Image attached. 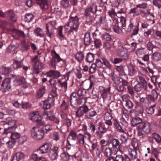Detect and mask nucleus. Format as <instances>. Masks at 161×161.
Returning <instances> with one entry per match:
<instances>
[{"mask_svg":"<svg viewBox=\"0 0 161 161\" xmlns=\"http://www.w3.org/2000/svg\"><path fill=\"white\" fill-rule=\"evenodd\" d=\"M83 91L82 89L79 88L77 92H73L70 95L69 101L70 105L72 107L75 108L79 105L86 103V98L83 97Z\"/></svg>","mask_w":161,"mask_h":161,"instance_id":"1","label":"nucleus"},{"mask_svg":"<svg viewBox=\"0 0 161 161\" xmlns=\"http://www.w3.org/2000/svg\"><path fill=\"white\" fill-rule=\"evenodd\" d=\"M79 18L76 15L70 17L69 22L64 26L65 32L69 35L74 31L77 32L79 27Z\"/></svg>","mask_w":161,"mask_h":161,"instance_id":"2","label":"nucleus"},{"mask_svg":"<svg viewBox=\"0 0 161 161\" xmlns=\"http://www.w3.org/2000/svg\"><path fill=\"white\" fill-rule=\"evenodd\" d=\"M31 61L32 64V70L34 75H36L41 71L43 68V64L40 61L37 55L31 58Z\"/></svg>","mask_w":161,"mask_h":161,"instance_id":"3","label":"nucleus"},{"mask_svg":"<svg viewBox=\"0 0 161 161\" xmlns=\"http://www.w3.org/2000/svg\"><path fill=\"white\" fill-rule=\"evenodd\" d=\"M3 122L5 123V125H9L8 128L4 129L3 131L4 134H7L15 129L16 121L12 118L8 117L6 118Z\"/></svg>","mask_w":161,"mask_h":161,"instance_id":"4","label":"nucleus"},{"mask_svg":"<svg viewBox=\"0 0 161 161\" xmlns=\"http://www.w3.org/2000/svg\"><path fill=\"white\" fill-rule=\"evenodd\" d=\"M31 136L34 139L39 140L42 139L44 135L43 130L38 127H34L31 130Z\"/></svg>","mask_w":161,"mask_h":161,"instance_id":"5","label":"nucleus"},{"mask_svg":"<svg viewBox=\"0 0 161 161\" xmlns=\"http://www.w3.org/2000/svg\"><path fill=\"white\" fill-rule=\"evenodd\" d=\"M110 87L107 88H104L102 86L100 87L99 89L102 92L101 96L103 99L109 100L111 99V93L110 92Z\"/></svg>","mask_w":161,"mask_h":161,"instance_id":"6","label":"nucleus"},{"mask_svg":"<svg viewBox=\"0 0 161 161\" xmlns=\"http://www.w3.org/2000/svg\"><path fill=\"white\" fill-rule=\"evenodd\" d=\"M52 58L49 64L53 68H55L56 64L62 61V59L55 51L52 53Z\"/></svg>","mask_w":161,"mask_h":161,"instance_id":"7","label":"nucleus"},{"mask_svg":"<svg viewBox=\"0 0 161 161\" xmlns=\"http://www.w3.org/2000/svg\"><path fill=\"white\" fill-rule=\"evenodd\" d=\"M107 129L102 122L98 123L97 130L95 133L96 135L99 138L102 137V135L107 132Z\"/></svg>","mask_w":161,"mask_h":161,"instance_id":"8","label":"nucleus"},{"mask_svg":"<svg viewBox=\"0 0 161 161\" xmlns=\"http://www.w3.org/2000/svg\"><path fill=\"white\" fill-rule=\"evenodd\" d=\"M11 79L9 78H5L3 81L1 85V88L3 92L9 91L11 88Z\"/></svg>","mask_w":161,"mask_h":161,"instance_id":"9","label":"nucleus"},{"mask_svg":"<svg viewBox=\"0 0 161 161\" xmlns=\"http://www.w3.org/2000/svg\"><path fill=\"white\" fill-rule=\"evenodd\" d=\"M138 130H142L146 133H149L151 130L150 125L147 122L143 121L141 124L137 127Z\"/></svg>","mask_w":161,"mask_h":161,"instance_id":"10","label":"nucleus"},{"mask_svg":"<svg viewBox=\"0 0 161 161\" xmlns=\"http://www.w3.org/2000/svg\"><path fill=\"white\" fill-rule=\"evenodd\" d=\"M89 108L87 106L83 104L82 106L79 107L75 113V116L77 117H82L84 113L87 112Z\"/></svg>","mask_w":161,"mask_h":161,"instance_id":"11","label":"nucleus"},{"mask_svg":"<svg viewBox=\"0 0 161 161\" xmlns=\"http://www.w3.org/2000/svg\"><path fill=\"white\" fill-rule=\"evenodd\" d=\"M6 16H7L9 19L13 22H15L16 21L15 14L13 11H8L5 14H4L0 10V17H4Z\"/></svg>","mask_w":161,"mask_h":161,"instance_id":"12","label":"nucleus"},{"mask_svg":"<svg viewBox=\"0 0 161 161\" xmlns=\"http://www.w3.org/2000/svg\"><path fill=\"white\" fill-rule=\"evenodd\" d=\"M97 10V6L96 5H93L91 7L87 8L84 11V16L92 15L91 14H95Z\"/></svg>","mask_w":161,"mask_h":161,"instance_id":"13","label":"nucleus"},{"mask_svg":"<svg viewBox=\"0 0 161 161\" xmlns=\"http://www.w3.org/2000/svg\"><path fill=\"white\" fill-rule=\"evenodd\" d=\"M69 74L70 72H68L66 73L65 75H64L63 76V78H62V79L67 77V79H66L64 81H63L62 80H58V83L60 85L62 88H64L65 90H66L67 87V81L69 79Z\"/></svg>","mask_w":161,"mask_h":161,"instance_id":"14","label":"nucleus"},{"mask_svg":"<svg viewBox=\"0 0 161 161\" xmlns=\"http://www.w3.org/2000/svg\"><path fill=\"white\" fill-rule=\"evenodd\" d=\"M104 118L105 123L108 127L112 125L113 122V119H112V115L109 113H106L105 114Z\"/></svg>","mask_w":161,"mask_h":161,"instance_id":"15","label":"nucleus"},{"mask_svg":"<svg viewBox=\"0 0 161 161\" xmlns=\"http://www.w3.org/2000/svg\"><path fill=\"white\" fill-rule=\"evenodd\" d=\"M111 158L114 161H130V159L127 154H124V156L121 155H117L115 157L112 156Z\"/></svg>","mask_w":161,"mask_h":161,"instance_id":"16","label":"nucleus"},{"mask_svg":"<svg viewBox=\"0 0 161 161\" xmlns=\"http://www.w3.org/2000/svg\"><path fill=\"white\" fill-rule=\"evenodd\" d=\"M59 150L58 147H55L52 148L50 150L49 155L50 158L52 160L56 159L58 155Z\"/></svg>","mask_w":161,"mask_h":161,"instance_id":"17","label":"nucleus"},{"mask_svg":"<svg viewBox=\"0 0 161 161\" xmlns=\"http://www.w3.org/2000/svg\"><path fill=\"white\" fill-rule=\"evenodd\" d=\"M50 148V145L46 143L42 145L38 149V152L40 154L47 153Z\"/></svg>","mask_w":161,"mask_h":161,"instance_id":"18","label":"nucleus"},{"mask_svg":"<svg viewBox=\"0 0 161 161\" xmlns=\"http://www.w3.org/2000/svg\"><path fill=\"white\" fill-rule=\"evenodd\" d=\"M47 77L54 79H57L61 75L58 71L52 70L47 72Z\"/></svg>","mask_w":161,"mask_h":161,"instance_id":"19","label":"nucleus"},{"mask_svg":"<svg viewBox=\"0 0 161 161\" xmlns=\"http://www.w3.org/2000/svg\"><path fill=\"white\" fill-rule=\"evenodd\" d=\"M77 135L76 132L74 130H72L70 132L67 138V141L70 142L71 143H75V140L77 139Z\"/></svg>","mask_w":161,"mask_h":161,"instance_id":"20","label":"nucleus"},{"mask_svg":"<svg viewBox=\"0 0 161 161\" xmlns=\"http://www.w3.org/2000/svg\"><path fill=\"white\" fill-rule=\"evenodd\" d=\"M36 3L38 4L43 10L48 8V4L47 0H36Z\"/></svg>","mask_w":161,"mask_h":161,"instance_id":"21","label":"nucleus"},{"mask_svg":"<svg viewBox=\"0 0 161 161\" xmlns=\"http://www.w3.org/2000/svg\"><path fill=\"white\" fill-rule=\"evenodd\" d=\"M13 36L14 38L18 40L20 37L24 38L25 35L22 31L15 30L13 32Z\"/></svg>","mask_w":161,"mask_h":161,"instance_id":"22","label":"nucleus"},{"mask_svg":"<svg viewBox=\"0 0 161 161\" xmlns=\"http://www.w3.org/2000/svg\"><path fill=\"white\" fill-rule=\"evenodd\" d=\"M68 99L65 97L63 99L62 103L60 105L61 110L69 111V105L68 103Z\"/></svg>","mask_w":161,"mask_h":161,"instance_id":"23","label":"nucleus"},{"mask_svg":"<svg viewBox=\"0 0 161 161\" xmlns=\"http://www.w3.org/2000/svg\"><path fill=\"white\" fill-rule=\"evenodd\" d=\"M117 18H114V21L112 23L113 30L115 32L120 33L121 32L122 30L119 26Z\"/></svg>","mask_w":161,"mask_h":161,"instance_id":"24","label":"nucleus"},{"mask_svg":"<svg viewBox=\"0 0 161 161\" xmlns=\"http://www.w3.org/2000/svg\"><path fill=\"white\" fill-rule=\"evenodd\" d=\"M54 103L51 100L48 98L47 100L42 101L40 104L42 105L44 109H48L51 108V105Z\"/></svg>","mask_w":161,"mask_h":161,"instance_id":"25","label":"nucleus"},{"mask_svg":"<svg viewBox=\"0 0 161 161\" xmlns=\"http://www.w3.org/2000/svg\"><path fill=\"white\" fill-rule=\"evenodd\" d=\"M12 77L16 78L15 80H14L16 86H19L26 83L25 79L23 76H21L19 78H16V76L12 75Z\"/></svg>","mask_w":161,"mask_h":161,"instance_id":"26","label":"nucleus"},{"mask_svg":"<svg viewBox=\"0 0 161 161\" xmlns=\"http://www.w3.org/2000/svg\"><path fill=\"white\" fill-rule=\"evenodd\" d=\"M43 114L46 120H47L52 121L54 116L53 112L52 111L48 112L45 110L43 113Z\"/></svg>","mask_w":161,"mask_h":161,"instance_id":"27","label":"nucleus"},{"mask_svg":"<svg viewBox=\"0 0 161 161\" xmlns=\"http://www.w3.org/2000/svg\"><path fill=\"white\" fill-rule=\"evenodd\" d=\"M113 120L114 128L120 133H124L125 131L119 122L114 119H113Z\"/></svg>","mask_w":161,"mask_h":161,"instance_id":"28","label":"nucleus"},{"mask_svg":"<svg viewBox=\"0 0 161 161\" xmlns=\"http://www.w3.org/2000/svg\"><path fill=\"white\" fill-rule=\"evenodd\" d=\"M1 142L3 144H8L10 147H12L15 144L16 141L11 139V141L8 140V137H4L1 139Z\"/></svg>","mask_w":161,"mask_h":161,"instance_id":"29","label":"nucleus"},{"mask_svg":"<svg viewBox=\"0 0 161 161\" xmlns=\"http://www.w3.org/2000/svg\"><path fill=\"white\" fill-rule=\"evenodd\" d=\"M142 122V119L140 117H133L131 120V125L132 127H134L138 125H140Z\"/></svg>","mask_w":161,"mask_h":161,"instance_id":"30","label":"nucleus"},{"mask_svg":"<svg viewBox=\"0 0 161 161\" xmlns=\"http://www.w3.org/2000/svg\"><path fill=\"white\" fill-rule=\"evenodd\" d=\"M56 90H52L48 95V98L51 100L53 102H54L55 101V99H56L58 98V94Z\"/></svg>","mask_w":161,"mask_h":161,"instance_id":"31","label":"nucleus"},{"mask_svg":"<svg viewBox=\"0 0 161 161\" xmlns=\"http://www.w3.org/2000/svg\"><path fill=\"white\" fill-rule=\"evenodd\" d=\"M93 83L91 80L86 81L83 84V86L85 90H92L93 89Z\"/></svg>","mask_w":161,"mask_h":161,"instance_id":"32","label":"nucleus"},{"mask_svg":"<svg viewBox=\"0 0 161 161\" xmlns=\"http://www.w3.org/2000/svg\"><path fill=\"white\" fill-rule=\"evenodd\" d=\"M80 127H81V130L85 131L84 134L87 136V138L88 140H90L91 137L92 136L91 134L88 131L87 126L85 123H84L80 125Z\"/></svg>","mask_w":161,"mask_h":161,"instance_id":"33","label":"nucleus"},{"mask_svg":"<svg viewBox=\"0 0 161 161\" xmlns=\"http://www.w3.org/2000/svg\"><path fill=\"white\" fill-rule=\"evenodd\" d=\"M20 45L25 51H27L30 48V43L27 40H22L21 42Z\"/></svg>","mask_w":161,"mask_h":161,"instance_id":"34","label":"nucleus"},{"mask_svg":"<svg viewBox=\"0 0 161 161\" xmlns=\"http://www.w3.org/2000/svg\"><path fill=\"white\" fill-rule=\"evenodd\" d=\"M87 136L86 135L79 133L77 135V142L82 145H84L85 142V138H87Z\"/></svg>","mask_w":161,"mask_h":161,"instance_id":"35","label":"nucleus"},{"mask_svg":"<svg viewBox=\"0 0 161 161\" xmlns=\"http://www.w3.org/2000/svg\"><path fill=\"white\" fill-rule=\"evenodd\" d=\"M25 157L24 153L21 152L16 153L14 156L12 161H20L22 160Z\"/></svg>","mask_w":161,"mask_h":161,"instance_id":"36","label":"nucleus"},{"mask_svg":"<svg viewBox=\"0 0 161 161\" xmlns=\"http://www.w3.org/2000/svg\"><path fill=\"white\" fill-rule=\"evenodd\" d=\"M84 41V45L86 46H88L90 44L91 38L89 33H86L85 34Z\"/></svg>","mask_w":161,"mask_h":161,"instance_id":"37","label":"nucleus"},{"mask_svg":"<svg viewBox=\"0 0 161 161\" xmlns=\"http://www.w3.org/2000/svg\"><path fill=\"white\" fill-rule=\"evenodd\" d=\"M46 33L47 36L50 38L53 37L54 36V30L53 29H50L49 25L47 24L46 25Z\"/></svg>","mask_w":161,"mask_h":161,"instance_id":"38","label":"nucleus"},{"mask_svg":"<svg viewBox=\"0 0 161 161\" xmlns=\"http://www.w3.org/2000/svg\"><path fill=\"white\" fill-rule=\"evenodd\" d=\"M124 49L123 46H122L121 48H119L117 49V51L119 52V56L122 58L123 60L126 59L127 58V53L124 51L123 50Z\"/></svg>","mask_w":161,"mask_h":161,"instance_id":"39","label":"nucleus"},{"mask_svg":"<svg viewBox=\"0 0 161 161\" xmlns=\"http://www.w3.org/2000/svg\"><path fill=\"white\" fill-rule=\"evenodd\" d=\"M92 34L93 39V42L94 44V47L97 48H100L102 45L101 40L100 39L94 37V35L95 34V33H93Z\"/></svg>","mask_w":161,"mask_h":161,"instance_id":"40","label":"nucleus"},{"mask_svg":"<svg viewBox=\"0 0 161 161\" xmlns=\"http://www.w3.org/2000/svg\"><path fill=\"white\" fill-rule=\"evenodd\" d=\"M45 89L46 87L45 86H41L36 92V97L37 98H40L42 97L45 93Z\"/></svg>","mask_w":161,"mask_h":161,"instance_id":"41","label":"nucleus"},{"mask_svg":"<svg viewBox=\"0 0 161 161\" xmlns=\"http://www.w3.org/2000/svg\"><path fill=\"white\" fill-rule=\"evenodd\" d=\"M97 115V112L93 109H89L86 114V116L88 119H92L93 117Z\"/></svg>","mask_w":161,"mask_h":161,"instance_id":"42","label":"nucleus"},{"mask_svg":"<svg viewBox=\"0 0 161 161\" xmlns=\"http://www.w3.org/2000/svg\"><path fill=\"white\" fill-rule=\"evenodd\" d=\"M109 142L112 145V148H117V147H119L120 146L119 140L115 138L111 139L110 140Z\"/></svg>","mask_w":161,"mask_h":161,"instance_id":"43","label":"nucleus"},{"mask_svg":"<svg viewBox=\"0 0 161 161\" xmlns=\"http://www.w3.org/2000/svg\"><path fill=\"white\" fill-rule=\"evenodd\" d=\"M103 151L104 155L108 157V158L111 157L112 154H114V155H116L117 152V151L116 152L114 153H113L112 152V150L109 147L105 148Z\"/></svg>","mask_w":161,"mask_h":161,"instance_id":"44","label":"nucleus"},{"mask_svg":"<svg viewBox=\"0 0 161 161\" xmlns=\"http://www.w3.org/2000/svg\"><path fill=\"white\" fill-rule=\"evenodd\" d=\"M39 113L37 111L34 112L30 114V119L33 122H37L39 119Z\"/></svg>","mask_w":161,"mask_h":161,"instance_id":"45","label":"nucleus"},{"mask_svg":"<svg viewBox=\"0 0 161 161\" xmlns=\"http://www.w3.org/2000/svg\"><path fill=\"white\" fill-rule=\"evenodd\" d=\"M11 70V69L10 67L4 66L0 67V74L2 75H6L9 74Z\"/></svg>","mask_w":161,"mask_h":161,"instance_id":"46","label":"nucleus"},{"mask_svg":"<svg viewBox=\"0 0 161 161\" xmlns=\"http://www.w3.org/2000/svg\"><path fill=\"white\" fill-rule=\"evenodd\" d=\"M34 32L36 36L40 37H43L45 35L43 30L40 28H37L35 29Z\"/></svg>","mask_w":161,"mask_h":161,"instance_id":"47","label":"nucleus"},{"mask_svg":"<svg viewBox=\"0 0 161 161\" xmlns=\"http://www.w3.org/2000/svg\"><path fill=\"white\" fill-rule=\"evenodd\" d=\"M139 81L138 82V83L141 85L145 91H147V83L145 79L142 77L139 76Z\"/></svg>","mask_w":161,"mask_h":161,"instance_id":"48","label":"nucleus"},{"mask_svg":"<svg viewBox=\"0 0 161 161\" xmlns=\"http://www.w3.org/2000/svg\"><path fill=\"white\" fill-rule=\"evenodd\" d=\"M63 122V125L61 126V129H63L65 126H66V130H68L69 127L71 125L72 120L68 118L62 120Z\"/></svg>","mask_w":161,"mask_h":161,"instance_id":"49","label":"nucleus"},{"mask_svg":"<svg viewBox=\"0 0 161 161\" xmlns=\"http://www.w3.org/2000/svg\"><path fill=\"white\" fill-rule=\"evenodd\" d=\"M156 106L155 103L147 107L146 108V111L147 113L149 114L152 115L154 113L155 108Z\"/></svg>","mask_w":161,"mask_h":161,"instance_id":"50","label":"nucleus"},{"mask_svg":"<svg viewBox=\"0 0 161 161\" xmlns=\"http://www.w3.org/2000/svg\"><path fill=\"white\" fill-rule=\"evenodd\" d=\"M60 157L61 159L63 161H69L70 157H72V156L67 152L64 151L60 155Z\"/></svg>","mask_w":161,"mask_h":161,"instance_id":"51","label":"nucleus"},{"mask_svg":"<svg viewBox=\"0 0 161 161\" xmlns=\"http://www.w3.org/2000/svg\"><path fill=\"white\" fill-rule=\"evenodd\" d=\"M129 155L130 156V160L131 159H135L137 158V153L136 151L134 149H131L129 151Z\"/></svg>","mask_w":161,"mask_h":161,"instance_id":"52","label":"nucleus"},{"mask_svg":"<svg viewBox=\"0 0 161 161\" xmlns=\"http://www.w3.org/2000/svg\"><path fill=\"white\" fill-rule=\"evenodd\" d=\"M94 58L95 55L92 53H89L86 54V60L88 62L91 63L94 61Z\"/></svg>","mask_w":161,"mask_h":161,"instance_id":"53","label":"nucleus"},{"mask_svg":"<svg viewBox=\"0 0 161 161\" xmlns=\"http://www.w3.org/2000/svg\"><path fill=\"white\" fill-rule=\"evenodd\" d=\"M84 53L82 52H78L75 55V58L79 62H81L84 58Z\"/></svg>","mask_w":161,"mask_h":161,"instance_id":"54","label":"nucleus"},{"mask_svg":"<svg viewBox=\"0 0 161 161\" xmlns=\"http://www.w3.org/2000/svg\"><path fill=\"white\" fill-rule=\"evenodd\" d=\"M63 26H60L58 27V34L61 40H62L64 39L65 40L66 39V38L64 36L63 34Z\"/></svg>","mask_w":161,"mask_h":161,"instance_id":"55","label":"nucleus"},{"mask_svg":"<svg viewBox=\"0 0 161 161\" xmlns=\"http://www.w3.org/2000/svg\"><path fill=\"white\" fill-rule=\"evenodd\" d=\"M152 154L154 157L157 159L159 160L158 158L159 154V152L158 151V149L153 147V146L151 148Z\"/></svg>","mask_w":161,"mask_h":161,"instance_id":"56","label":"nucleus"},{"mask_svg":"<svg viewBox=\"0 0 161 161\" xmlns=\"http://www.w3.org/2000/svg\"><path fill=\"white\" fill-rule=\"evenodd\" d=\"M152 58L154 61H158L161 59V54L158 52H155L152 55Z\"/></svg>","mask_w":161,"mask_h":161,"instance_id":"57","label":"nucleus"},{"mask_svg":"<svg viewBox=\"0 0 161 161\" xmlns=\"http://www.w3.org/2000/svg\"><path fill=\"white\" fill-rule=\"evenodd\" d=\"M23 65L21 61H19L15 60L13 64V66L14 69H17L21 68Z\"/></svg>","mask_w":161,"mask_h":161,"instance_id":"58","label":"nucleus"},{"mask_svg":"<svg viewBox=\"0 0 161 161\" xmlns=\"http://www.w3.org/2000/svg\"><path fill=\"white\" fill-rule=\"evenodd\" d=\"M153 137L157 143H160L161 142V136L159 134L156 133H153Z\"/></svg>","mask_w":161,"mask_h":161,"instance_id":"59","label":"nucleus"},{"mask_svg":"<svg viewBox=\"0 0 161 161\" xmlns=\"http://www.w3.org/2000/svg\"><path fill=\"white\" fill-rule=\"evenodd\" d=\"M118 103L115 102H112L109 105V108L111 111L116 110L118 107Z\"/></svg>","mask_w":161,"mask_h":161,"instance_id":"60","label":"nucleus"},{"mask_svg":"<svg viewBox=\"0 0 161 161\" xmlns=\"http://www.w3.org/2000/svg\"><path fill=\"white\" fill-rule=\"evenodd\" d=\"M33 15L31 13L26 14L25 17V22H29L33 19Z\"/></svg>","mask_w":161,"mask_h":161,"instance_id":"61","label":"nucleus"},{"mask_svg":"<svg viewBox=\"0 0 161 161\" xmlns=\"http://www.w3.org/2000/svg\"><path fill=\"white\" fill-rule=\"evenodd\" d=\"M140 100L141 104L143 106H147L149 104L148 99H147V97H141Z\"/></svg>","mask_w":161,"mask_h":161,"instance_id":"62","label":"nucleus"},{"mask_svg":"<svg viewBox=\"0 0 161 161\" xmlns=\"http://www.w3.org/2000/svg\"><path fill=\"white\" fill-rule=\"evenodd\" d=\"M103 64L108 69H110L112 68V65L110 64L109 62L105 58H102Z\"/></svg>","mask_w":161,"mask_h":161,"instance_id":"63","label":"nucleus"},{"mask_svg":"<svg viewBox=\"0 0 161 161\" xmlns=\"http://www.w3.org/2000/svg\"><path fill=\"white\" fill-rule=\"evenodd\" d=\"M68 111H66V110H61L59 113V114L62 119V120L68 118L67 114Z\"/></svg>","mask_w":161,"mask_h":161,"instance_id":"64","label":"nucleus"}]
</instances>
